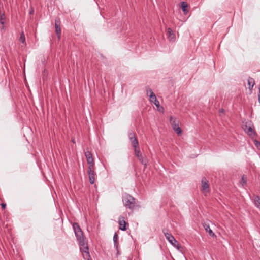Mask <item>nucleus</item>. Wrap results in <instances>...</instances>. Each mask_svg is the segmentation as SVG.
<instances>
[{
  "instance_id": "1",
  "label": "nucleus",
  "mask_w": 260,
  "mask_h": 260,
  "mask_svg": "<svg viewBox=\"0 0 260 260\" xmlns=\"http://www.w3.org/2000/svg\"><path fill=\"white\" fill-rule=\"evenodd\" d=\"M73 228L79 243L80 250L82 252L83 258L85 259L89 260L90 257L89 248L87 243L85 241L84 236L81 229L77 223H73Z\"/></svg>"
},
{
  "instance_id": "2",
  "label": "nucleus",
  "mask_w": 260,
  "mask_h": 260,
  "mask_svg": "<svg viewBox=\"0 0 260 260\" xmlns=\"http://www.w3.org/2000/svg\"><path fill=\"white\" fill-rule=\"evenodd\" d=\"M124 206L130 209H133L135 206V199L131 195L125 194L123 197Z\"/></svg>"
},
{
  "instance_id": "3",
  "label": "nucleus",
  "mask_w": 260,
  "mask_h": 260,
  "mask_svg": "<svg viewBox=\"0 0 260 260\" xmlns=\"http://www.w3.org/2000/svg\"><path fill=\"white\" fill-rule=\"evenodd\" d=\"M147 93L148 94L150 93L149 97L150 100L151 102H152L157 108V110L159 111H162L164 110L163 107L160 106L159 102L157 99L155 94L154 93L153 91L150 88L146 89Z\"/></svg>"
},
{
  "instance_id": "4",
  "label": "nucleus",
  "mask_w": 260,
  "mask_h": 260,
  "mask_svg": "<svg viewBox=\"0 0 260 260\" xmlns=\"http://www.w3.org/2000/svg\"><path fill=\"white\" fill-rule=\"evenodd\" d=\"M166 238L168 240L169 242L175 248L179 249L181 248L180 245L178 241L175 239L174 236L170 233H166L164 232Z\"/></svg>"
},
{
  "instance_id": "5",
  "label": "nucleus",
  "mask_w": 260,
  "mask_h": 260,
  "mask_svg": "<svg viewBox=\"0 0 260 260\" xmlns=\"http://www.w3.org/2000/svg\"><path fill=\"white\" fill-rule=\"evenodd\" d=\"M170 123L172 125V127L173 130L178 135H180L182 134V130L179 127V121L177 119L173 117V116H170Z\"/></svg>"
},
{
  "instance_id": "6",
  "label": "nucleus",
  "mask_w": 260,
  "mask_h": 260,
  "mask_svg": "<svg viewBox=\"0 0 260 260\" xmlns=\"http://www.w3.org/2000/svg\"><path fill=\"white\" fill-rule=\"evenodd\" d=\"M128 138L133 147H136L138 146L139 143L138 140L136 137L135 134L132 131L128 132Z\"/></svg>"
},
{
  "instance_id": "7",
  "label": "nucleus",
  "mask_w": 260,
  "mask_h": 260,
  "mask_svg": "<svg viewBox=\"0 0 260 260\" xmlns=\"http://www.w3.org/2000/svg\"><path fill=\"white\" fill-rule=\"evenodd\" d=\"M87 173L89 176L90 183L93 184L95 181V176L96 175V173L94 170V168H88Z\"/></svg>"
},
{
  "instance_id": "8",
  "label": "nucleus",
  "mask_w": 260,
  "mask_h": 260,
  "mask_svg": "<svg viewBox=\"0 0 260 260\" xmlns=\"http://www.w3.org/2000/svg\"><path fill=\"white\" fill-rule=\"evenodd\" d=\"M202 190L205 193L209 192L208 181L205 177H203L201 180Z\"/></svg>"
},
{
  "instance_id": "9",
  "label": "nucleus",
  "mask_w": 260,
  "mask_h": 260,
  "mask_svg": "<svg viewBox=\"0 0 260 260\" xmlns=\"http://www.w3.org/2000/svg\"><path fill=\"white\" fill-rule=\"evenodd\" d=\"M134 148L135 151V154L136 157L141 162L142 164L146 165V163L144 161V158L139 150V145L136 147H134Z\"/></svg>"
},
{
  "instance_id": "10",
  "label": "nucleus",
  "mask_w": 260,
  "mask_h": 260,
  "mask_svg": "<svg viewBox=\"0 0 260 260\" xmlns=\"http://www.w3.org/2000/svg\"><path fill=\"white\" fill-rule=\"evenodd\" d=\"M60 21L59 18H56L55 20V32L56 35L58 36V38L59 39L61 35V28L60 27Z\"/></svg>"
},
{
  "instance_id": "11",
  "label": "nucleus",
  "mask_w": 260,
  "mask_h": 260,
  "mask_svg": "<svg viewBox=\"0 0 260 260\" xmlns=\"http://www.w3.org/2000/svg\"><path fill=\"white\" fill-rule=\"evenodd\" d=\"M167 36L168 38L171 41L174 42L175 40V35L173 32V30L170 28H168L167 30Z\"/></svg>"
},
{
  "instance_id": "12",
  "label": "nucleus",
  "mask_w": 260,
  "mask_h": 260,
  "mask_svg": "<svg viewBox=\"0 0 260 260\" xmlns=\"http://www.w3.org/2000/svg\"><path fill=\"white\" fill-rule=\"evenodd\" d=\"M122 220L119 219L118 223L119 225V229L122 231H125L126 230V225L127 223L124 220V218L122 217Z\"/></svg>"
},
{
  "instance_id": "13",
  "label": "nucleus",
  "mask_w": 260,
  "mask_h": 260,
  "mask_svg": "<svg viewBox=\"0 0 260 260\" xmlns=\"http://www.w3.org/2000/svg\"><path fill=\"white\" fill-rule=\"evenodd\" d=\"M188 4L186 2H182L181 3V8L184 14H186L188 12L187 10Z\"/></svg>"
},
{
  "instance_id": "14",
  "label": "nucleus",
  "mask_w": 260,
  "mask_h": 260,
  "mask_svg": "<svg viewBox=\"0 0 260 260\" xmlns=\"http://www.w3.org/2000/svg\"><path fill=\"white\" fill-rule=\"evenodd\" d=\"M247 83L248 85V88L250 90H252L254 85H255V81L253 78L249 77L248 79Z\"/></svg>"
},
{
  "instance_id": "15",
  "label": "nucleus",
  "mask_w": 260,
  "mask_h": 260,
  "mask_svg": "<svg viewBox=\"0 0 260 260\" xmlns=\"http://www.w3.org/2000/svg\"><path fill=\"white\" fill-rule=\"evenodd\" d=\"M253 200L255 206L257 208L260 209V197L259 196H254Z\"/></svg>"
},
{
  "instance_id": "16",
  "label": "nucleus",
  "mask_w": 260,
  "mask_h": 260,
  "mask_svg": "<svg viewBox=\"0 0 260 260\" xmlns=\"http://www.w3.org/2000/svg\"><path fill=\"white\" fill-rule=\"evenodd\" d=\"M118 236L116 233H115L113 236V242H114V246L115 249L118 250Z\"/></svg>"
},
{
  "instance_id": "17",
  "label": "nucleus",
  "mask_w": 260,
  "mask_h": 260,
  "mask_svg": "<svg viewBox=\"0 0 260 260\" xmlns=\"http://www.w3.org/2000/svg\"><path fill=\"white\" fill-rule=\"evenodd\" d=\"M87 161L88 165V168H94V159L93 158V157L90 158H88L86 159Z\"/></svg>"
},
{
  "instance_id": "18",
  "label": "nucleus",
  "mask_w": 260,
  "mask_h": 260,
  "mask_svg": "<svg viewBox=\"0 0 260 260\" xmlns=\"http://www.w3.org/2000/svg\"><path fill=\"white\" fill-rule=\"evenodd\" d=\"M205 230L209 233V234L212 237H215V234L213 233V232L212 231V230L210 229L209 225L205 224L204 226Z\"/></svg>"
},
{
  "instance_id": "19",
  "label": "nucleus",
  "mask_w": 260,
  "mask_h": 260,
  "mask_svg": "<svg viewBox=\"0 0 260 260\" xmlns=\"http://www.w3.org/2000/svg\"><path fill=\"white\" fill-rule=\"evenodd\" d=\"M5 19L6 17L4 13H0V23L2 25L1 29L4 28V24L5 23L4 20H5Z\"/></svg>"
},
{
  "instance_id": "20",
  "label": "nucleus",
  "mask_w": 260,
  "mask_h": 260,
  "mask_svg": "<svg viewBox=\"0 0 260 260\" xmlns=\"http://www.w3.org/2000/svg\"><path fill=\"white\" fill-rule=\"evenodd\" d=\"M19 41L23 44L25 43V35H24L23 31H22L21 33L20 37L19 38Z\"/></svg>"
},
{
  "instance_id": "21",
  "label": "nucleus",
  "mask_w": 260,
  "mask_h": 260,
  "mask_svg": "<svg viewBox=\"0 0 260 260\" xmlns=\"http://www.w3.org/2000/svg\"><path fill=\"white\" fill-rule=\"evenodd\" d=\"M246 177L245 176V175H243L241 178L240 182L241 184L242 185V186H244L246 184Z\"/></svg>"
},
{
  "instance_id": "22",
  "label": "nucleus",
  "mask_w": 260,
  "mask_h": 260,
  "mask_svg": "<svg viewBox=\"0 0 260 260\" xmlns=\"http://www.w3.org/2000/svg\"><path fill=\"white\" fill-rule=\"evenodd\" d=\"M85 156L87 159L88 158L92 157V154H91V153L90 151H87L85 152Z\"/></svg>"
},
{
  "instance_id": "23",
  "label": "nucleus",
  "mask_w": 260,
  "mask_h": 260,
  "mask_svg": "<svg viewBox=\"0 0 260 260\" xmlns=\"http://www.w3.org/2000/svg\"><path fill=\"white\" fill-rule=\"evenodd\" d=\"M247 133L248 135H252L254 134V131L252 129L251 127H249L248 129Z\"/></svg>"
},
{
  "instance_id": "24",
  "label": "nucleus",
  "mask_w": 260,
  "mask_h": 260,
  "mask_svg": "<svg viewBox=\"0 0 260 260\" xmlns=\"http://www.w3.org/2000/svg\"><path fill=\"white\" fill-rule=\"evenodd\" d=\"M255 146L259 149H260V142L256 140H254Z\"/></svg>"
},
{
  "instance_id": "25",
  "label": "nucleus",
  "mask_w": 260,
  "mask_h": 260,
  "mask_svg": "<svg viewBox=\"0 0 260 260\" xmlns=\"http://www.w3.org/2000/svg\"><path fill=\"white\" fill-rule=\"evenodd\" d=\"M1 207L3 209H5L6 207V204L5 203H2L1 204Z\"/></svg>"
},
{
  "instance_id": "26",
  "label": "nucleus",
  "mask_w": 260,
  "mask_h": 260,
  "mask_svg": "<svg viewBox=\"0 0 260 260\" xmlns=\"http://www.w3.org/2000/svg\"><path fill=\"white\" fill-rule=\"evenodd\" d=\"M34 13V10H31V11H30L29 12V14H32Z\"/></svg>"
},
{
  "instance_id": "27",
  "label": "nucleus",
  "mask_w": 260,
  "mask_h": 260,
  "mask_svg": "<svg viewBox=\"0 0 260 260\" xmlns=\"http://www.w3.org/2000/svg\"><path fill=\"white\" fill-rule=\"evenodd\" d=\"M219 112H220V113H222V112H224V110H223V109H220V110H219Z\"/></svg>"
},
{
  "instance_id": "28",
  "label": "nucleus",
  "mask_w": 260,
  "mask_h": 260,
  "mask_svg": "<svg viewBox=\"0 0 260 260\" xmlns=\"http://www.w3.org/2000/svg\"><path fill=\"white\" fill-rule=\"evenodd\" d=\"M72 142H73V143H75L74 140H72Z\"/></svg>"
}]
</instances>
